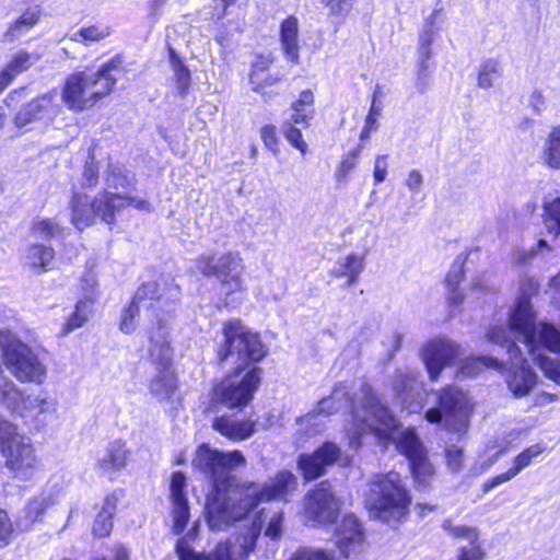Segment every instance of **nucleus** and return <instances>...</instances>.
<instances>
[{
    "label": "nucleus",
    "mask_w": 560,
    "mask_h": 560,
    "mask_svg": "<svg viewBox=\"0 0 560 560\" xmlns=\"http://www.w3.org/2000/svg\"><path fill=\"white\" fill-rule=\"evenodd\" d=\"M353 0H327L330 14L343 18L351 8Z\"/></svg>",
    "instance_id": "obj_63"
},
{
    "label": "nucleus",
    "mask_w": 560,
    "mask_h": 560,
    "mask_svg": "<svg viewBox=\"0 0 560 560\" xmlns=\"http://www.w3.org/2000/svg\"><path fill=\"white\" fill-rule=\"evenodd\" d=\"M365 268V255L351 253L338 261L337 267L332 270L336 278H347L348 285L357 282L359 276Z\"/></svg>",
    "instance_id": "obj_29"
},
{
    "label": "nucleus",
    "mask_w": 560,
    "mask_h": 560,
    "mask_svg": "<svg viewBox=\"0 0 560 560\" xmlns=\"http://www.w3.org/2000/svg\"><path fill=\"white\" fill-rule=\"evenodd\" d=\"M488 341L506 347L511 368L506 375V384L511 394L516 398L527 396L537 384V375L523 359L521 350L514 343L513 336L503 326H493L486 332Z\"/></svg>",
    "instance_id": "obj_13"
},
{
    "label": "nucleus",
    "mask_w": 560,
    "mask_h": 560,
    "mask_svg": "<svg viewBox=\"0 0 560 560\" xmlns=\"http://www.w3.org/2000/svg\"><path fill=\"white\" fill-rule=\"evenodd\" d=\"M364 533L360 521L347 514L335 529V544L345 557L355 553L363 545Z\"/></svg>",
    "instance_id": "obj_22"
},
{
    "label": "nucleus",
    "mask_w": 560,
    "mask_h": 560,
    "mask_svg": "<svg viewBox=\"0 0 560 560\" xmlns=\"http://www.w3.org/2000/svg\"><path fill=\"white\" fill-rule=\"evenodd\" d=\"M58 93L49 91L24 104L14 116V124L22 128L35 121L51 122L61 113Z\"/></svg>",
    "instance_id": "obj_19"
},
{
    "label": "nucleus",
    "mask_w": 560,
    "mask_h": 560,
    "mask_svg": "<svg viewBox=\"0 0 560 560\" xmlns=\"http://www.w3.org/2000/svg\"><path fill=\"white\" fill-rule=\"evenodd\" d=\"M170 62L176 89L178 90L180 95H185L189 90L191 83L190 70L173 49L170 50Z\"/></svg>",
    "instance_id": "obj_41"
},
{
    "label": "nucleus",
    "mask_w": 560,
    "mask_h": 560,
    "mask_svg": "<svg viewBox=\"0 0 560 560\" xmlns=\"http://www.w3.org/2000/svg\"><path fill=\"white\" fill-rule=\"evenodd\" d=\"M13 526L5 511L0 510V546L8 544Z\"/></svg>",
    "instance_id": "obj_64"
},
{
    "label": "nucleus",
    "mask_w": 560,
    "mask_h": 560,
    "mask_svg": "<svg viewBox=\"0 0 560 560\" xmlns=\"http://www.w3.org/2000/svg\"><path fill=\"white\" fill-rule=\"evenodd\" d=\"M268 523L265 528V535L271 539H277L281 536L282 533V523H283V514L282 512H275L271 516L265 515V512L262 511L258 518L254 521L253 528L248 530L246 535H249L252 533H256V538L259 536L260 532L262 530V524L267 521Z\"/></svg>",
    "instance_id": "obj_37"
},
{
    "label": "nucleus",
    "mask_w": 560,
    "mask_h": 560,
    "mask_svg": "<svg viewBox=\"0 0 560 560\" xmlns=\"http://www.w3.org/2000/svg\"><path fill=\"white\" fill-rule=\"evenodd\" d=\"M501 62L497 59H486L478 68L477 85L480 89H490L494 82L501 77Z\"/></svg>",
    "instance_id": "obj_43"
},
{
    "label": "nucleus",
    "mask_w": 560,
    "mask_h": 560,
    "mask_svg": "<svg viewBox=\"0 0 560 560\" xmlns=\"http://www.w3.org/2000/svg\"><path fill=\"white\" fill-rule=\"evenodd\" d=\"M290 560H334V556L322 549L300 548Z\"/></svg>",
    "instance_id": "obj_56"
},
{
    "label": "nucleus",
    "mask_w": 560,
    "mask_h": 560,
    "mask_svg": "<svg viewBox=\"0 0 560 560\" xmlns=\"http://www.w3.org/2000/svg\"><path fill=\"white\" fill-rule=\"evenodd\" d=\"M539 346H542L544 348L552 351V349L546 347L542 342L539 341L533 348L527 347V349L533 358L537 361L545 376L560 385V358L551 359L542 354L539 352ZM553 352H560V350H553Z\"/></svg>",
    "instance_id": "obj_32"
},
{
    "label": "nucleus",
    "mask_w": 560,
    "mask_h": 560,
    "mask_svg": "<svg viewBox=\"0 0 560 560\" xmlns=\"http://www.w3.org/2000/svg\"><path fill=\"white\" fill-rule=\"evenodd\" d=\"M170 324L159 318L149 332V353L159 371L150 383V393L160 401H168L177 389V381L171 369L173 348L170 338Z\"/></svg>",
    "instance_id": "obj_8"
},
{
    "label": "nucleus",
    "mask_w": 560,
    "mask_h": 560,
    "mask_svg": "<svg viewBox=\"0 0 560 560\" xmlns=\"http://www.w3.org/2000/svg\"><path fill=\"white\" fill-rule=\"evenodd\" d=\"M397 448L409 459L411 472L419 485H425L434 475L427 452L412 429H406L397 438Z\"/></svg>",
    "instance_id": "obj_18"
},
{
    "label": "nucleus",
    "mask_w": 560,
    "mask_h": 560,
    "mask_svg": "<svg viewBox=\"0 0 560 560\" xmlns=\"http://www.w3.org/2000/svg\"><path fill=\"white\" fill-rule=\"evenodd\" d=\"M463 266L464 260L457 257L445 278L447 289L458 288L465 276Z\"/></svg>",
    "instance_id": "obj_59"
},
{
    "label": "nucleus",
    "mask_w": 560,
    "mask_h": 560,
    "mask_svg": "<svg viewBox=\"0 0 560 560\" xmlns=\"http://www.w3.org/2000/svg\"><path fill=\"white\" fill-rule=\"evenodd\" d=\"M447 468L452 472H459L464 468V451L457 446H451L445 452Z\"/></svg>",
    "instance_id": "obj_58"
},
{
    "label": "nucleus",
    "mask_w": 560,
    "mask_h": 560,
    "mask_svg": "<svg viewBox=\"0 0 560 560\" xmlns=\"http://www.w3.org/2000/svg\"><path fill=\"white\" fill-rule=\"evenodd\" d=\"M443 529L454 538H463L468 542L479 539V530L476 527L466 525H454L451 521L446 520L442 524Z\"/></svg>",
    "instance_id": "obj_52"
},
{
    "label": "nucleus",
    "mask_w": 560,
    "mask_h": 560,
    "mask_svg": "<svg viewBox=\"0 0 560 560\" xmlns=\"http://www.w3.org/2000/svg\"><path fill=\"white\" fill-rule=\"evenodd\" d=\"M545 448L540 444H534L526 450H524L521 454H518L514 460L513 465L510 468L512 471H514L515 477L526 467H528L533 459L538 457Z\"/></svg>",
    "instance_id": "obj_49"
},
{
    "label": "nucleus",
    "mask_w": 560,
    "mask_h": 560,
    "mask_svg": "<svg viewBox=\"0 0 560 560\" xmlns=\"http://www.w3.org/2000/svg\"><path fill=\"white\" fill-rule=\"evenodd\" d=\"M304 510L306 517L316 524H328L336 520L340 511V504L329 482H320L306 494Z\"/></svg>",
    "instance_id": "obj_17"
},
{
    "label": "nucleus",
    "mask_w": 560,
    "mask_h": 560,
    "mask_svg": "<svg viewBox=\"0 0 560 560\" xmlns=\"http://www.w3.org/2000/svg\"><path fill=\"white\" fill-rule=\"evenodd\" d=\"M129 456L130 451L122 441H113L108 443L104 455L97 459V467L103 475L112 476L126 468Z\"/></svg>",
    "instance_id": "obj_26"
},
{
    "label": "nucleus",
    "mask_w": 560,
    "mask_h": 560,
    "mask_svg": "<svg viewBox=\"0 0 560 560\" xmlns=\"http://www.w3.org/2000/svg\"><path fill=\"white\" fill-rule=\"evenodd\" d=\"M121 60L112 58L96 72L78 71L67 77L62 88V102L70 110L82 112L109 95L117 82Z\"/></svg>",
    "instance_id": "obj_5"
},
{
    "label": "nucleus",
    "mask_w": 560,
    "mask_h": 560,
    "mask_svg": "<svg viewBox=\"0 0 560 560\" xmlns=\"http://www.w3.org/2000/svg\"><path fill=\"white\" fill-rule=\"evenodd\" d=\"M294 122H285L282 127L285 139L298 149L302 154H305L308 150L307 143L303 140V136L300 129L294 127Z\"/></svg>",
    "instance_id": "obj_53"
},
{
    "label": "nucleus",
    "mask_w": 560,
    "mask_h": 560,
    "mask_svg": "<svg viewBox=\"0 0 560 560\" xmlns=\"http://www.w3.org/2000/svg\"><path fill=\"white\" fill-rule=\"evenodd\" d=\"M438 407L425 411L430 423H442L445 429L455 433H465L470 424L474 404L463 389L448 386L438 394Z\"/></svg>",
    "instance_id": "obj_11"
},
{
    "label": "nucleus",
    "mask_w": 560,
    "mask_h": 560,
    "mask_svg": "<svg viewBox=\"0 0 560 560\" xmlns=\"http://www.w3.org/2000/svg\"><path fill=\"white\" fill-rule=\"evenodd\" d=\"M256 533L243 535L235 541H224L205 555L195 552L185 539H180L176 545V552L179 560H243L255 548Z\"/></svg>",
    "instance_id": "obj_15"
},
{
    "label": "nucleus",
    "mask_w": 560,
    "mask_h": 560,
    "mask_svg": "<svg viewBox=\"0 0 560 560\" xmlns=\"http://www.w3.org/2000/svg\"><path fill=\"white\" fill-rule=\"evenodd\" d=\"M298 486V478L288 470L279 471L269 482L257 483L244 481L238 492L241 494L236 508L232 509L234 522L247 516L261 502L275 499L287 500Z\"/></svg>",
    "instance_id": "obj_12"
},
{
    "label": "nucleus",
    "mask_w": 560,
    "mask_h": 560,
    "mask_svg": "<svg viewBox=\"0 0 560 560\" xmlns=\"http://www.w3.org/2000/svg\"><path fill=\"white\" fill-rule=\"evenodd\" d=\"M488 368L498 370L501 368V363L498 359L491 357L468 358L460 363L457 375L470 377Z\"/></svg>",
    "instance_id": "obj_39"
},
{
    "label": "nucleus",
    "mask_w": 560,
    "mask_h": 560,
    "mask_svg": "<svg viewBox=\"0 0 560 560\" xmlns=\"http://www.w3.org/2000/svg\"><path fill=\"white\" fill-rule=\"evenodd\" d=\"M186 477L182 472H174L170 483V498L172 502L173 530L180 534L189 520V505L185 495Z\"/></svg>",
    "instance_id": "obj_23"
},
{
    "label": "nucleus",
    "mask_w": 560,
    "mask_h": 560,
    "mask_svg": "<svg viewBox=\"0 0 560 560\" xmlns=\"http://www.w3.org/2000/svg\"><path fill=\"white\" fill-rule=\"evenodd\" d=\"M486 551L478 540L469 542L468 546H463L457 551L456 560H485Z\"/></svg>",
    "instance_id": "obj_55"
},
{
    "label": "nucleus",
    "mask_w": 560,
    "mask_h": 560,
    "mask_svg": "<svg viewBox=\"0 0 560 560\" xmlns=\"http://www.w3.org/2000/svg\"><path fill=\"white\" fill-rule=\"evenodd\" d=\"M196 267L206 277H215L225 303L230 304L235 294L245 292L243 272L245 262L240 252L229 250L222 254H202L197 258Z\"/></svg>",
    "instance_id": "obj_9"
},
{
    "label": "nucleus",
    "mask_w": 560,
    "mask_h": 560,
    "mask_svg": "<svg viewBox=\"0 0 560 560\" xmlns=\"http://www.w3.org/2000/svg\"><path fill=\"white\" fill-rule=\"evenodd\" d=\"M538 291L534 279L522 282L520 295L515 305L510 310L508 327H504L516 341L526 347H534L538 341L552 350H560V331L552 325L536 323V312L530 303V296Z\"/></svg>",
    "instance_id": "obj_4"
},
{
    "label": "nucleus",
    "mask_w": 560,
    "mask_h": 560,
    "mask_svg": "<svg viewBox=\"0 0 560 560\" xmlns=\"http://www.w3.org/2000/svg\"><path fill=\"white\" fill-rule=\"evenodd\" d=\"M144 308L142 303H137L136 296L128 308L122 311L121 320H120V330L125 334H131L137 328V318L139 316L140 310Z\"/></svg>",
    "instance_id": "obj_50"
},
{
    "label": "nucleus",
    "mask_w": 560,
    "mask_h": 560,
    "mask_svg": "<svg viewBox=\"0 0 560 560\" xmlns=\"http://www.w3.org/2000/svg\"><path fill=\"white\" fill-rule=\"evenodd\" d=\"M49 500L46 497L33 498L24 509L25 514L23 518L19 521V526L26 530L35 523V521L44 513L49 505Z\"/></svg>",
    "instance_id": "obj_46"
},
{
    "label": "nucleus",
    "mask_w": 560,
    "mask_h": 560,
    "mask_svg": "<svg viewBox=\"0 0 560 560\" xmlns=\"http://www.w3.org/2000/svg\"><path fill=\"white\" fill-rule=\"evenodd\" d=\"M127 206H133L138 210H151L147 200L122 196L118 192L103 191L92 201L85 195L74 194L70 201L71 222L78 230L89 228L96 218H101L107 224H113L115 213Z\"/></svg>",
    "instance_id": "obj_6"
},
{
    "label": "nucleus",
    "mask_w": 560,
    "mask_h": 560,
    "mask_svg": "<svg viewBox=\"0 0 560 560\" xmlns=\"http://www.w3.org/2000/svg\"><path fill=\"white\" fill-rule=\"evenodd\" d=\"M280 42L285 58L299 63V22L294 16L285 19L280 26Z\"/></svg>",
    "instance_id": "obj_28"
},
{
    "label": "nucleus",
    "mask_w": 560,
    "mask_h": 560,
    "mask_svg": "<svg viewBox=\"0 0 560 560\" xmlns=\"http://www.w3.org/2000/svg\"><path fill=\"white\" fill-rule=\"evenodd\" d=\"M180 289L168 277H161L158 280L143 283L136 292L137 303L143 307L152 308L159 303H173L178 300Z\"/></svg>",
    "instance_id": "obj_21"
},
{
    "label": "nucleus",
    "mask_w": 560,
    "mask_h": 560,
    "mask_svg": "<svg viewBox=\"0 0 560 560\" xmlns=\"http://www.w3.org/2000/svg\"><path fill=\"white\" fill-rule=\"evenodd\" d=\"M0 452L4 467L13 478L31 479L37 470L38 459L30 439L18 432L15 425L0 418Z\"/></svg>",
    "instance_id": "obj_10"
},
{
    "label": "nucleus",
    "mask_w": 560,
    "mask_h": 560,
    "mask_svg": "<svg viewBox=\"0 0 560 560\" xmlns=\"http://www.w3.org/2000/svg\"><path fill=\"white\" fill-rule=\"evenodd\" d=\"M349 388L346 384L341 383L337 385L330 396L320 399L316 406V408L302 417L300 421V425H308L315 424L314 420L317 416H330L337 412L341 407L346 406L350 401Z\"/></svg>",
    "instance_id": "obj_24"
},
{
    "label": "nucleus",
    "mask_w": 560,
    "mask_h": 560,
    "mask_svg": "<svg viewBox=\"0 0 560 560\" xmlns=\"http://www.w3.org/2000/svg\"><path fill=\"white\" fill-rule=\"evenodd\" d=\"M61 234V228L54 219L38 218L32 225V235L39 240H49Z\"/></svg>",
    "instance_id": "obj_47"
},
{
    "label": "nucleus",
    "mask_w": 560,
    "mask_h": 560,
    "mask_svg": "<svg viewBox=\"0 0 560 560\" xmlns=\"http://www.w3.org/2000/svg\"><path fill=\"white\" fill-rule=\"evenodd\" d=\"M110 33L112 30L108 25L95 23L82 26L80 30L69 35V39L88 46L92 43H98L105 39L110 35Z\"/></svg>",
    "instance_id": "obj_33"
},
{
    "label": "nucleus",
    "mask_w": 560,
    "mask_h": 560,
    "mask_svg": "<svg viewBox=\"0 0 560 560\" xmlns=\"http://www.w3.org/2000/svg\"><path fill=\"white\" fill-rule=\"evenodd\" d=\"M212 428L224 438L241 442L254 435L256 422L252 419L238 420L232 416H221L214 418Z\"/></svg>",
    "instance_id": "obj_25"
},
{
    "label": "nucleus",
    "mask_w": 560,
    "mask_h": 560,
    "mask_svg": "<svg viewBox=\"0 0 560 560\" xmlns=\"http://www.w3.org/2000/svg\"><path fill=\"white\" fill-rule=\"evenodd\" d=\"M40 15L42 11L38 7L26 9L10 27V32L15 34L33 27L39 21Z\"/></svg>",
    "instance_id": "obj_51"
},
{
    "label": "nucleus",
    "mask_w": 560,
    "mask_h": 560,
    "mask_svg": "<svg viewBox=\"0 0 560 560\" xmlns=\"http://www.w3.org/2000/svg\"><path fill=\"white\" fill-rule=\"evenodd\" d=\"M419 385L418 374L410 369L401 370L394 376L393 386L401 398V404L410 413L417 412L421 408L418 402H408V398L418 393Z\"/></svg>",
    "instance_id": "obj_27"
},
{
    "label": "nucleus",
    "mask_w": 560,
    "mask_h": 560,
    "mask_svg": "<svg viewBox=\"0 0 560 560\" xmlns=\"http://www.w3.org/2000/svg\"><path fill=\"white\" fill-rule=\"evenodd\" d=\"M224 346L219 351V360L224 362L235 357V371L218 383L212 390V402L229 409L247 406L260 385V369L247 370L248 363L258 362L267 350L256 332L246 328L240 319H232L223 327Z\"/></svg>",
    "instance_id": "obj_1"
},
{
    "label": "nucleus",
    "mask_w": 560,
    "mask_h": 560,
    "mask_svg": "<svg viewBox=\"0 0 560 560\" xmlns=\"http://www.w3.org/2000/svg\"><path fill=\"white\" fill-rule=\"evenodd\" d=\"M116 511V500L113 497H107L104 500L102 510L97 513L93 524V534L97 537H106L110 534L113 528V515Z\"/></svg>",
    "instance_id": "obj_35"
},
{
    "label": "nucleus",
    "mask_w": 560,
    "mask_h": 560,
    "mask_svg": "<svg viewBox=\"0 0 560 560\" xmlns=\"http://www.w3.org/2000/svg\"><path fill=\"white\" fill-rule=\"evenodd\" d=\"M246 458L240 451L221 452L209 444H201L191 460L194 469L210 485L207 493L206 511L209 526L219 529L234 522L232 509L240 501V481L233 471L246 465Z\"/></svg>",
    "instance_id": "obj_2"
},
{
    "label": "nucleus",
    "mask_w": 560,
    "mask_h": 560,
    "mask_svg": "<svg viewBox=\"0 0 560 560\" xmlns=\"http://www.w3.org/2000/svg\"><path fill=\"white\" fill-rule=\"evenodd\" d=\"M90 301L79 300L74 306L73 312L67 318V322L61 328L60 334L67 336L78 328H81L86 322L91 313Z\"/></svg>",
    "instance_id": "obj_42"
},
{
    "label": "nucleus",
    "mask_w": 560,
    "mask_h": 560,
    "mask_svg": "<svg viewBox=\"0 0 560 560\" xmlns=\"http://www.w3.org/2000/svg\"><path fill=\"white\" fill-rule=\"evenodd\" d=\"M387 159L386 154H378L375 156L373 178L376 184H381L386 179L387 176Z\"/></svg>",
    "instance_id": "obj_60"
},
{
    "label": "nucleus",
    "mask_w": 560,
    "mask_h": 560,
    "mask_svg": "<svg viewBox=\"0 0 560 560\" xmlns=\"http://www.w3.org/2000/svg\"><path fill=\"white\" fill-rule=\"evenodd\" d=\"M260 137L265 145L273 153L278 152V138L276 127L272 125H266L260 129Z\"/></svg>",
    "instance_id": "obj_61"
},
{
    "label": "nucleus",
    "mask_w": 560,
    "mask_h": 560,
    "mask_svg": "<svg viewBox=\"0 0 560 560\" xmlns=\"http://www.w3.org/2000/svg\"><path fill=\"white\" fill-rule=\"evenodd\" d=\"M515 477L514 471L508 469L505 472L489 478L482 485L483 492H489L493 488L512 480Z\"/></svg>",
    "instance_id": "obj_62"
},
{
    "label": "nucleus",
    "mask_w": 560,
    "mask_h": 560,
    "mask_svg": "<svg viewBox=\"0 0 560 560\" xmlns=\"http://www.w3.org/2000/svg\"><path fill=\"white\" fill-rule=\"evenodd\" d=\"M544 163L553 170H560V125L549 131L541 152Z\"/></svg>",
    "instance_id": "obj_34"
},
{
    "label": "nucleus",
    "mask_w": 560,
    "mask_h": 560,
    "mask_svg": "<svg viewBox=\"0 0 560 560\" xmlns=\"http://www.w3.org/2000/svg\"><path fill=\"white\" fill-rule=\"evenodd\" d=\"M2 363L21 383L42 385L47 378V368L38 355L22 341L10 338L1 342Z\"/></svg>",
    "instance_id": "obj_14"
},
{
    "label": "nucleus",
    "mask_w": 560,
    "mask_h": 560,
    "mask_svg": "<svg viewBox=\"0 0 560 560\" xmlns=\"http://www.w3.org/2000/svg\"><path fill=\"white\" fill-rule=\"evenodd\" d=\"M271 62V58L264 56L257 57L253 62V69L249 79L255 91H257L262 85V74L269 68Z\"/></svg>",
    "instance_id": "obj_54"
},
{
    "label": "nucleus",
    "mask_w": 560,
    "mask_h": 560,
    "mask_svg": "<svg viewBox=\"0 0 560 560\" xmlns=\"http://www.w3.org/2000/svg\"><path fill=\"white\" fill-rule=\"evenodd\" d=\"M54 256L55 250L52 247L34 244L27 249L25 261L31 269L42 272L47 270Z\"/></svg>",
    "instance_id": "obj_36"
},
{
    "label": "nucleus",
    "mask_w": 560,
    "mask_h": 560,
    "mask_svg": "<svg viewBox=\"0 0 560 560\" xmlns=\"http://www.w3.org/2000/svg\"><path fill=\"white\" fill-rule=\"evenodd\" d=\"M398 421L381 401L374 389L364 384L360 397L352 401L350 421L345 431L349 446L357 450L364 434L371 433L378 440H395Z\"/></svg>",
    "instance_id": "obj_3"
},
{
    "label": "nucleus",
    "mask_w": 560,
    "mask_h": 560,
    "mask_svg": "<svg viewBox=\"0 0 560 560\" xmlns=\"http://www.w3.org/2000/svg\"><path fill=\"white\" fill-rule=\"evenodd\" d=\"M434 40L432 28L422 30L418 38L417 56L419 62V77L425 75L428 71V61L432 57L431 45Z\"/></svg>",
    "instance_id": "obj_45"
},
{
    "label": "nucleus",
    "mask_w": 560,
    "mask_h": 560,
    "mask_svg": "<svg viewBox=\"0 0 560 560\" xmlns=\"http://www.w3.org/2000/svg\"><path fill=\"white\" fill-rule=\"evenodd\" d=\"M363 145L358 144L352 150L342 154L340 161L335 171V179L337 183H345L348 179L349 174L358 166L359 159L362 152Z\"/></svg>",
    "instance_id": "obj_44"
},
{
    "label": "nucleus",
    "mask_w": 560,
    "mask_h": 560,
    "mask_svg": "<svg viewBox=\"0 0 560 560\" xmlns=\"http://www.w3.org/2000/svg\"><path fill=\"white\" fill-rule=\"evenodd\" d=\"M421 359L431 381H436L442 371L462 354L459 345L444 338H433L421 347Z\"/></svg>",
    "instance_id": "obj_16"
},
{
    "label": "nucleus",
    "mask_w": 560,
    "mask_h": 560,
    "mask_svg": "<svg viewBox=\"0 0 560 560\" xmlns=\"http://www.w3.org/2000/svg\"><path fill=\"white\" fill-rule=\"evenodd\" d=\"M39 59L38 55L30 54L25 50L16 51L5 68L1 71L2 74L8 77L7 79L12 82L16 75L26 71Z\"/></svg>",
    "instance_id": "obj_38"
},
{
    "label": "nucleus",
    "mask_w": 560,
    "mask_h": 560,
    "mask_svg": "<svg viewBox=\"0 0 560 560\" xmlns=\"http://www.w3.org/2000/svg\"><path fill=\"white\" fill-rule=\"evenodd\" d=\"M131 184V178L122 173L121 167L110 166L109 173L106 177L107 189L105 191L118 192L122 196H127L126 194L120 192L119 188H128Z\"/></svg>",
    "instance_id": "obj_48"
},
{
    "label": "nucleus",
    "mask_w": 560,
    "mask_h": 560,
    "mask_svg": "<svg viewBox=\"0 0 560 560\" xmlns=\"http://www.w3.org/2000/svg\"><path fill=\"white\" fill-rule=\"evenodd\" d=\"M339 457L340 448L335 443L326 442L312 454H301L298 466L306 480H314L336 464Z\"/></svg>",
    "instance_id": "obj_20"
},
{
    "label": "nucleus",
    "mask_w": 560,
    "mask_h": 560,
    "mask_svg": "<svg viewBox=\"0 0 560 560\" xmlns=\"http://www.w3.org/2000/svg\"><path fill=\"white\" fill-rule=\"evenodd\" d=\"M291 120L296 125L308 126L315 114L314 94L311 90L300 93L298 100L291 105Z\"/></svg>",
    "instance_id": "obj_31"
},
{
    "label": "nucleus",
    "mask_w": 560,
    "mask_h": 560,
    "mask_svg": "<svg viewBox=\"0 0 560 560\" xmlns=\"http://www.w3.org/2000/svg\"><path fill=\"white\" fill-rule=\"evenodd\" d=\"M411 498L398 472L377 476L370 485L365 503L373 517L384 522H399L407 514Z\"/></svg>",
    "instance_id": "obj_7"
},
{
    "label": "nucleus",
    "mask_w": 560,
    "mask_h": 560,
    "mask_svg": "<svg viewBox=\"0 0 560 560\" xmlns=\"http://www.w3.org/2000/svg\"><path fill=\"white\" fill-rule=\"evenodd\" d=\"M80 287L84 295L81 300H88L90 301V305H92L95 296L97 295V281L95 275L91 271L83 275L80 280Z\"/></svg>",
    "instance_id": "obj_57"
},
{
    "label": "nucleus",
    "mask_w": 560,
    "mask_h": 560,
    "mask_svg": "<svg viewBox=\"0 0 560 560\" xmlns=\"http://www.w3.org/2000/svg\"><path fill=\"white\" fill-rule=\"evenodd\" d=\"M542 221L549 234L553 236L560 235V197L544 201Z\"/></svg>",
    "instance_id": "obj_40"
},
{
    "label": "nucleus",
    "mask_w": 560,
    "mask_h": 560,
    "mask_svg": "<svg viewBox=\"0 0 560 560\" xmlns=\"http://www.w3.org/2000/svg\"><path fill=\"white\" fill-rule=\"evenodd\" d=\"M58 417V404L55 399L47 395L40 402L39 407H37V409L25 422L40 431L48 427L50 423L57 421Z\"/></svg>",
    "instance_id": "obj_30"
}]
</instances>
